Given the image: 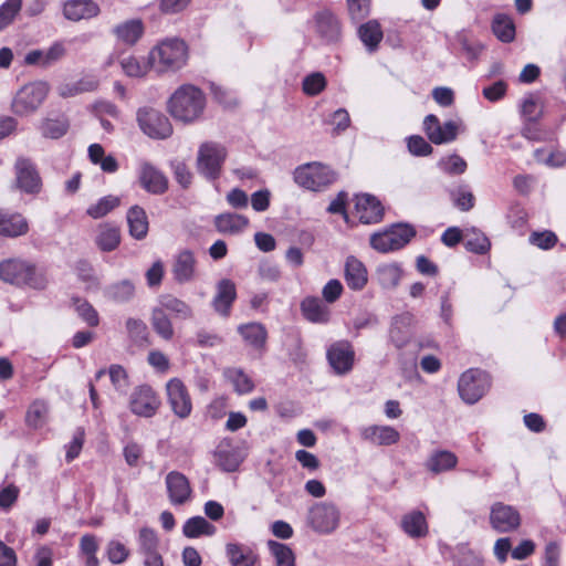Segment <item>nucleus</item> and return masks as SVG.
Instances as JSON below:
<instances>
[{
    "label": "nucleus",
    "mask_w": 566,
    "mask_h": 566,
    "mask_svg": "<svg viewBox=\"0 0 566 566\" xmlns=\"http://www.w3.org/2000/svg\"><path fill=\"white\" fill-rule=\"evenodd\" d=\"M0 280L7 284L33 290H44L48 285L45 274L36 265L21 258L0 261Z\"/></svg>",
    "instance_id": "nucleus-1"
},
{
    "label": "nucleus",
    "mask_w": 566,
    "mask_h": 566,
    "mask_svg": "<svg viewBox=\"0 0 566 566\" xmlns=\"http://www.w3.org/2000/svg\"><path fill=\"white\" fill-rule=\"evenodd\" d=\"M206 97L202 91L193 85L178 87L168 101V112L182 123H193L203 113Z\"/></svg>",
    "instance_id": "nucleus-2"
},
{
    "label": "nucleus",
    "mask_w": 566,
    "mask_h": 566,
    "mask_svg": "<svg viewBox=\"0 0 566 566\" xmlns=\"http://www.w3.org/2000/svg\"><path fill=\"white\" fill-rule=\"evenodd\" d=\"M188 59L187 45L179 39H167L160 42L149 55V63L161 73L181 69Z\"/></svg>",
    "instance_id": "nucleus-3"
},
{
    "label": "nucleus",
    "mask_w": 566,
    "mask_h": 566,
    "mask_svg": "<svg viewBox=\"0 0 566 566\" xmlns=\"http://www.w3.org/2000/svg\"><path fill=\"white\" fill-rule=\"evenodd\" d=\"M49 91V84L43 81H35L23 85L12 99V112L19 116H28L36 112L45 101Z\"/></svg>",
    "instance_id": "nucleus-4"
},
{
    "label": "nucleus",
    "mask_w": 566,
    "mask_h": 566,
    "mask_svg": "<svg viewBox=\"0 0 566 566\" xmlns=\"http://www.w3.org/2000/svg\"><path fill=\"white\" fill-rule=\"evenodd\" d=\"M336 180V174L321 163H307L294 170V181L302 188L322 191Z\"/></svg>",
    "instance_id": "nucleus-5"
},
{
    "label": "nucleus",
    "mask_w": 566,
    "mask_h": 566,
    "mask_svg": "<svg viewBox=\"0 0 566 566\" xmlns=\"http://www.w3.org/2000/svg\"><path fill=\"white\" fill-rule=\"evenodd\" d=\"M342 513L339 507L329 501L314 503L307 513L308 526L318 534H331L340 524Z\"/></svg>",
    "instance_id": "nucleus-6"
},
{
    "label": "nucleus",
    "mask_w": 566,
    "mask_h": 566,
    "mask_svg": "<svg viewBox=\"0 0 566 566\" xmlns=\"http://www.w3.org/2000/svg\"><path fill=\"white\" fill-rule=\"evenodd\" d=\"M415 234L412 227L398 223L382 232L374 233L370 237V245L379 252L387 253L403 248Z\"/></svg>",
    "instance_id": "nucleus-7"
},
{
    "label": "nucleus",
    "mask_w": 566,
    "mask_h": 566,
    "mask_svg": "<svg viewBox=\"0 0 566 566\" xmlns=\"http://www.w3.org/2000/svg\"><path fill=\"white\" fill-rule=\"evenodd\" d=\"M136 120L140 130L153 139H166L172 134V126L168 117L153 107L138 108Z\"/></svg>",
    "instance_id": "nucleus-8"
},
{
    "label": "nucleus",
    "mask_w": 566,
    "mask_h": 566,
    "mask_svg": "<svg viewBox=\"0 0 566 566\" xmlns=\"http://www.w3.org/2000/svg\"><path fill=\"white\" fill-rule=\"evenodd\" d=\"M227 157L226 148L213 142L200 145L197 156V169L207 179L214 180L220 176L222 165Z\"/></svg>",
    "instance_id": "nucleus-9"
},
{
    "label": "nucleus",
    "mask_w": 566,
    "mask_h": 566,
    "mask_svg": "<svg viewBox=\"0 0 566 566\" xmlns=\"http://www.w3.org/2000/svg\"><path fill=\"white\" fill-rule=\"evenodd\" d=\"M490 385V377L485 371L471 368L461 375L458 391L463 401L472 405L483 397Z\"/></svg>",
    "instance_id": "nucleus-10"
},
{
    "label": "nucleus",
    "mask_w": 566,
    "mask_h": 566,
    "mask_svg": "<svg viewBox=\"0 0 566 566\" xmlns=\"http://www.w3.org/2000/svg\"><path fill=\"white\" fill-rule=\"evenodd\" d=\"M160 399L156 391L148 385L136 387L129 398L130 411L139 417L150 418L160 407Z\"/></svg>",
    "instance_id": "nucleus-11"
},
{
    "label": "nucleus",
    "mask_w": 566,
    "mask_h": 566,
    "mask_svg": "<svg viewBox=\"0 0 566 566\" xmlns=\"http://www.w3.org/2000/svg\"><path fill=\"white\" fill-rule=\"evenodd\" d=\"M168 403L180 419H186L192 410V402L186 385L179 378H171L166 384Z\"/></svg>",
    "instance_id": "nucleus-12"
},
{
    "label": "nucleus",
    "mask_w": 566,
    "mask_h": 566,
    "mask_svg": "<svg viewBox=\"0 0 566 566\" xmlns=\"http://www.w3.org/2000/svg\"><path fill=\"white\" fill-rule=\"evenodd\" d=\"M17 186L28 193H39L42 187L41 177L35 165L28 158L20 157L15 165Z\"/></svg>",
    "instance_id": "nucleus-13"
},
{
    "label": "nucleus",
    "mask_w": 566,
    "mask_h": 566,
    "mask_svg": "<svg viewBox=\"0 0 566 566\" xmlns=\"http://www.w3.org/2000/svg\"><path fill=\"white\" fill-rule=\"evenodd\" d=\"M490 523L497 532H511L520 526L521 516L513 506L499 502L491 507Z\"/></svg>",
    "instance_id": "nucleus-14"
},
{
    "label": "nucleus",
    "mask_w": 566,
    "mask_h": 566,
    "mask_svg": "<svg viewBox=\"0 0 566 566\" xmlns=\"http://www.w3.org/2000/svg\"><path fill=\"white\" fill-rule=\"evenodd\" d=\"M354 357V349L346 340L333 344L327 350L328 363L338 375H345L352 370Z\"/></svg>",
    "instance_id": "nucleus-15"
},
{
    "label": "nucleus",
    "mask_w": 566,
    "mask_h": 566,
    "mask_svg": "<svg viewBox=\"0 0 566 566\" xmlns=\"http://www.w3.org/2000/svg\"><path fill=\"white\" fill-rule=\"evenodd\" d=\"M355 210L359 221L365 224L378 223L384 217L381 202L369 193L356 196Z\"/></svg>",
    "instance_id": "nucleus-16"
},
{
    "label": "nucleus",
    "mask_w": 566,
    "mask_h": 566,
    "mask_svg": "<svg viewBox=\"0 0 566 566\" xmlns=\"http://www.w3.org/2000/svg\"><path fill=\"white\" fill-rule=\"evenodd\" d=\"M166 488L171 504L182 505L191 499V486L187 476L178 471L166 475Z\"/></svg>",
    "instance_id": "nucleus-17"
},
{
    "label": "nucleus",
    "mask_w": 566,
    "mask_h": 566,
    "mask_svg": "<svg viewBox=\"0 0 566 566\" xmlns=\"http://www.w3.org/2000/svg\"><path fill=\"white\" fill-rule=\"evenodd\" d=\"M197 260L192 251L181 250L174 259L172 275L174 280L179 284L191 282L196 276Z\"/></svg>",
    "instance_id": "nucleus-18"
},
{
    "label": "nucleus",
    "mask_w": 566,
    "mask_h": 566,
    "mask_svg": "<svg viewBox=\"0 0 566 566\" xmlns=\"http://www.w3.org/2000/svg\"><path fill=\"white\" fill-rule=\"evenodd\" d=\"M139 181L146 191L154 195H161L168 189L166 176L147 161L140 164Z\"/></svg>",
    "instance_id": "nucleus-19"
},
{
    "label": "nucleus",
    "mask_w": 566,
    "mask_h": 566,
    "mask_svg": "<svg viewBox=\"0 0 566 566\" xmlns=\"http://www.w3.org/2000/svg\"><path fill=\"white\" fill-rule=\"evenodd\" d=\"M363 440L375 446H391L399 441L400 433L390 426H368L360 430Z\"/></svg>",
    "instance_id": "nucleus-20"
},
{
    "label": "nucleus",
    "mask_w": 566,
    "mask_h": 566,
    "mask_svg": "<svg viewBox=\"0 0 566 566\" xmlns=\"http://www.w3.org/2000/svg\"><path fill=\"white\" fill-rule=\"evenodd\" d=\"M235 298V284L229 279H222L217 284V293L212 300V306L217 313L227 317Z\"/></svg>",
    "instance_id": "nucleus-21"
},
{
    "label": "nucleus",
    "mask_w": 566,
    "mask_h": 566,
    "mask_svg": "<svg viewBox=\"0 0 566 566\" xmlns=\"http://www.w3.org/2000/svg\"><path fill=\"white\" fill-rule=\"evenodd\" d=\"M424 132L430 139L431 143L436 145H441L446 143H450L455 139L458 135V125L452 122H446V128L449 133L448 136L442 137V127L437 116L428 115L423 120Z\"/></svg>",
    "instance_id": "nucleus-22"
},
{
    "label": "nucleus",
    "mask_w": 566,
    "mask_h": 566,
    "mask_svg": "<svg viewBox=\"0 0 566 566\" xmlns=\"http://www.w3.org/2000/svg\"><path fill=\"white\" fill-rule=\"evenodd\" d=\"M400 527L410 538H422L429 533V525L424 514L413 510L406 513L400 521Z\"/></svg>",
    "instance_id": "nucleus-23"
},
{
    "label": "nucleus",
    "mask_w": 566,
    "mask_h": 566,
    "mask_svg": "<svg viewBox=\"0 0 566 566\" xmlns=\"http://www.w3.org/2000/svg\"><path fill=\"white\" fill-rule=\"evenodd\" d=\"M29 223L20 213H7L0 210V235L17 238L27 234Z\"/></svg>",
    "instance_id": "nucleus-24"
},
{
    "label": "nucleus",
    "mask_w": 566,
    "mask_h": 566,
    "mask_svg": "<svg viewBox=\"0 0 566 566\" xmlns=\"http://www.w3.org/2000/svg\"><path fill=\"white\" fill-rule=\"evenodd\" d=\"M316 31L326 42H336L340 38V25L337 18L329 11H321L315 15Z\"/></svg>",
    "instance_id": "nucleus-25"
},
{
    "label": "nucleus",
    "mask_w": 566,
    "mask_h": 566,
    "mask_svg": "<svg viewBox=\"0 0 566 566\" xmlns=\"http://www.w3.org/2000/svg\"><path fill=\"white\" fill-rule=\"evenodd\" d=\"M345 281L349 289L359 291L367 284V270L361 261L355 256H348L345 262Z\"/></svg>",
    "instance_id": "nucleus-26"
},
{
    "label": "nucleus",
    "mask_w": 566,
    "mask_h": 566,
    "mask_svg": "<svg viewBox=\"0 0 566 566\" xmlns=\"http://www.w3.org/2000/svg\"><path fill=\"white\" fill-rule=\"evenodd\" d=\"M64 15L72 21L91 19L98 14V6L92 0H71L64 4Z\"/></svg>",
    "instance_id": "nucleus-27"
},
{
    "label": "nucleus",
    "mask_w": 566,
    "mask_h": 566,
    "mask_svg": "<svg viewBox=\"0 0 566 566\" xmlns=\"http://www.w3.org/2000/svg\"><path fill=\"white\" fill-rule=\"evenodd\" d=\"M304 317L316 324H325L329 321V308L317 297H305L301 303Z\"/></svg>",
    "instance_id": "nucleus-28"
},
{
    "label": "nucleus",
    "mask_w": 566,
    "mask_h": 566,
    "mask_svg": "<svg viewBox=\"0 0 566 566\" xmlns=\"http://www.w3.org/2000/svg\"><path fill=\"white\" fill-rule=\"evenodd\" d=\"M159 307L170 313L175 318L189 321L195 316L193 308L185 301L174 295H163L159 298Z\"/></svg>",
    "instance_id": "nucleus-29"
},
{
    "label": "nucleus",
    "mask_w": 566,
    "mask_h": 566,
    "mask_svg": "<svg viewBox=\"0 0 566 566\" xmlns=\"http://www.w3.org/2000/svg\"><path fill=\"white\" fill-rule=\"evenodd\" d=\"M249 224V219L238 213H221L216 217L214 226L217 230L224 234H238Z\"/></svg>",
    "instance_id": "nucleus-30"
},
{
    "label": "nucleus",
    "mask_w": 566,
    "mask_h": 566,
    "mask_svg": "<svg viewBox=\"0 0 566 566\" xmlns=\"http://www.w3.org/2000/svg\"><path fill=\"white\" fill-rule=\"evenodd\" d=\"M238 333L242 336L243 340L254 349L264 347L268 332L261 323H248L238 327Z\"/></svg>",
    "instance_id": "nucleus-31"
},
{
    "label": "nucleus",
    "mask_w": 566,
    "mask_h": 566,
    "mask_svg": "<svg viewBox=\"0 0 566 566\" xmlns=\"http://www.w3.org/2000/svg\"><path fill=\"white\" fill-rule=\"evenodd\" d=\"M411 322L410 314H402L395 317L390 328V339L396 347H403L411 337Z\"/></svg>",
    "instance_id": "nucleus-32"
},
{
    "label": "nucleus",
    "mask_w": 566,
    "mask_h": 566,
    "mask_svg": "<svg viewBox=\"0 0 566 566\" xmlns=\"http://www.w3.org/2000/svg\"><path fill=\"white\" fill-rule=\"evenodd\" d=\"M226 554L231 566H254L258 560L250 547L237 543L227 544Z\"/></svg>",
    "instance_id": "nucleus-33"
},
{
    "label": "nucleus",
    "mask_w": 566,
    "mask_h": 566,
    "mask_svg": "<svg viewBox=\"0 0 566 566\" xmlns=\"http://www.w3.org/2000/svg\"><path fill=\"white\" fill-rule=\"evenodd\" d=\"M214 457L218 465L227 472L235 471L243 461L240 451L229 443H220Z\"/></svg>",
    "instance_id": "nucleus-34"
},
{
    "label": "nucleus",
    "mask_w": 566,
    "mask_h": 566,
    "mask_svg": "<svg viewBox=\"0 0 566 566\" xmlns=\"http://www.w3.org/2000/svg\"><path fill=\"white\" fill-rule=\"evenodd\" d=\"M127 223L133 238L142 240L148 232V219L145 210L139 206H133L127 212Z\"/></svg>",
    "instance_id": "nucleus-35"
},
{
    "label": "nucleus",
    "mask_w": 566,
    "mask_h": 566,
    "mask_svg": "<svg viewBox=\"0 0 566 566\" xmlns=\"http://www.w3.org/2000/svg\"><path fill=\"white\" fill-rule=\"evenodd\" d=\"M358 35L369 52L376 51L382 40V31L376 20L361 24L358 29Z\"/></svg>",
    "instance_id": "nucleus-36"
},
{
    "label": "nucleus",
    "mask_w": 566,
    "mask_h": 566,
    "mask_svg": "<svg viewBox=\"0 0 566 566\" xmlns=\"http://www.w3.org/2000/svg\"><path fill=\"white\" fill-rule=\"evenodd\" d=\"M492 31L501 42L510 43L515 39V24L507 14L497 13L494 15Z\"/></svg>",
    "instance_id": "nucleus-37"
},
{
    "label": "nucleus",
    "mask_w": 566,
    "mask_h": 566,
    "mask_svg": "<svg viewBox=\"0 0 566 566\" xmlns=\"http://www.w3.org/2000/svg\"><path fill=\"white\" fill-rule=\"evenodd\" d=\"M88 158L94 165H98L104 172L113 174L118 170V163L112 155H105L99 144H92L88 147Z\"/></svg>",
    "instance_id": "nucleus-38"
},
{
    "label": "nucleus",
    "mask_w": 566,
    "mask_h": 566,
    "mask_svg": "<svg viewBox=\"0 0 566 566\" xmlns=\"http://www.w3.org/2000/svg\"><path fill=\"white\" fill-rule=\"evenodd\" d=\"M49 416V405L44 400L36 399L28 408L25 413V423L33 429L42 428Z\"/></svg>",
    "instance_id": "nucleus-39"
},
{
    "label": "nucleus",
    "mask_w": 566,
    "mask_h": 566,
    "mask_svg": "<svg viewBox=\"0 0 566 566\" xmlns=\"http://www.w3.org/2000/svg\"><path fill=\"white\" fill-rule=\"evenodd\" d=\"M150 322L154 331L163 339L170 340L174 337L175 331L172 322L168 314L159 306L153 310Z\"/></svg>",
    "instance_id": "nucleus-40"
},
{
    "label": "nucleus",
    "mask_w": 566,
    "mask_h": 566,
    "mask_svg": "<svg viewBox=\"0 0 566 566\" xmlns=\"http://www.w3.org/2000/svg\"><path fill=\"white\" fill-rule=\"evenodd\" d=\"M463 241L468 251L478 254L486 253L491 247L489 238L475 228L464 230Z\"/></svg>",
    "instance_id": "nucleus-41"
},
{
    "label": "nucleus",
    "mask_w": 566,
    "mask_h": 566,
    "mask_svg": "<svg viewBox=\"0 0 566 566\" xmlns=\"http://www.w3.org/2000/svg\"><path fill=\"white\" fill-rule=\"evenodd\" d=\"M182 532L188 538H196L201 535L211 536L216 533V526L202 516H195L186 521Z\"/></svg>",
    "instance_id": "nucleus-42"
},
{
    "label": "nucleus",
    "mask_w": 566,
    "mask_h": 566,
    "mask_svg": "<svg viewBox=\"0 0 566 566\" xmlns=\"http://www.w3.org/2000/svg\"><path fill=\"white\" fill-rule=\"evenodd\" d=\"M458 463V458L454 453L442 450L431 454L427 461V468L431 472L440 473L453 469Z\"/></svg>",
    "instance_id": "nucleus-43"
},
{
    "label": "nucleus",
    "mask_w": 566,
    "mask_h": 566,
    "mask_svg": "<svg viewBox=\"0 0 566 566\" xmlns=\"http://www.w3.org/2000/svg\"><path fill=\"white\" fill-rule=\"evenodd\" d=\"M120 242L119 229L115 226H101L96 237V244L102 251H113Z\"/></svg>",
    "instance_id": "nucleus-44"
},
{
    "label": "nucleus",
    "mask_w": 566,
    "mask_h": 566,
    "mask_svg": "<svg viewBox=\"0 0 566 566\" xmlns=\"http://www.w3.org/2000/svg\"><path fill=\"white\" fill-rule=\"evenodd\" d=\"M144 32L140 20H129L115 28V34L118 40L126 44H134Z\"/></svg>",
    "instance_id": "nucleus-45"
},
{
    "label": "nucleus",
    "mask_w": 566,
    "mask_h": 566,
    "mask_svg": "<svg viewBox=\"0 0 566 566\" xmlns=\"http://www.w3.org/2000/svg\"><path fill=\"white\" fill-rule=\"evenodd\" d=\"M106 296L117 303H125L133 298L135 294V285L129 280L109 285L105 291Z\"/></svg>",
    "instance_id": "nucleus-46"
},
{
    "label": "nucleus",
    "mask_w": 566,
    "mask_h": 566,
    "mask_svg": "<svg viewBox=\"0 0 566 566\" xmlns=\"http://www.w3.org/2000/svg\"><path fill=\"white\" fill-rule=\"evenodd\" d=\"M120 205V198L108 195L101 198L96 203L90 206L86 210L87 216L93 219H99L105 217L112 210Z\"/></svg>",
    "instance_id": "nucleus-47"
},
{
    "label": "nucleus",
    "mask_w": 566,
    "mask_h": 566,
    "mask_svg": "<svg viewBox=\"0 0 566 566\" xmlns=\"http://www.w3.org/2000/svg\"><path fill=\"white\" fill-rule=\"evenodd\" d=\"M380 285L385 289L396 287L401 279V270L396 264H384L377 269Z\"/></svg>",
    "instance_id": "nucleus-48"
},
{
    "label": "nucleus",
    "mask_w": 566,
    "mask_h": 566,
    "mask_svg": "<svg viewBox=\"0 0 566 566\" xmlns=\"http://www.w3.org/2000/svg\"><path fill=\"white\" fill-rule=\"evenodd\" d=\"M224 377L233 385L239 394H248L253 389V382L240 368H227Z\"/></svg>",
    "instance_id": "nucleus-49"
},
{
    "label": "nucleus",
    "mask_w": 566,
    "mask_h": 566,
    "mask_svg": "<svg viewBox=\"0 0 566 566\" xmlns=\"http://www.w3.org/2000/svg\"><path fill=\"white\" fill-rule=\"evenodd\" d=\"M268 545L276 566H295L294 553L287 545L274 541H270Z\"/></svg>",
    "instance_id": "nucleus-50"
},
{
    "label": "nucleus",
    "mask_w": 566,
    "mask_h": 566,
    "mask_svg": "<svg viewBox=\"0 0 566 566\" xmlns=\"http://www.w3.org/2000/svg\"><path fill=\"white\" fill-rule=\"evenodd\" d=\"M69 123L64 118L46 119L41 125L42 135L46 138L57 139L66 134Z\"/></svg>",
    "instance_id": "nucleus-51"
},
{
    "label": "nucleus",
    "mask_w": 566,
    "mask_h": 566,
    "mask_svg": "<svg viewBox=\"0 0 566 566\" xmlns=\"http://www.w3.org/2000/svg\"><path fill=\"white\" fill-rule=\"evenodd\" d=\"M73 304L78 316L90 326L95 327L99 323L96 310L85 300L73 298Z\"/></svg>",
    "instance_id": "nucleus-52"
},
{
    "label": "nucleus",
    "mask_w": 566,
    "mask_h": 566,
    "mask_svg": "<svg viewBox=\"0 0 566 566\" xmlns=\"http://www.w3.org/2000/svg\"><path fill=\"white\" fill-rule=\"evenodd\" d=\"M108 375L114 389L125 395L129 387V380L127 371L120 365H112L108 369Z\"/></svg>",
    "instance_id": "nucleus-53"
},
{
    "label": "nucleus",
    "mask_w": 566,
    "mask_h": 566,
    "mask_svg": "<svg viewBox=\"0 0 566 566\" xmlns=\"http://www.w3.org/2000/svg\"><path fill=\"white\" fill-rule=\"evenodd\" d=\"M77 277L85 284L86 290H96L99 281L95 275L92 265L86 261H80L76 264Z\"/></svg>",
    "instance_id": "nucleus-54"
},
{
    "label": "nucleus",
    "mask_w": 566,
    "mask_h": 566,
    "mask_svg": "<svg viewBox=\"0 0 566 566\" xmlns=\"http://www.w3.org/2000/svg\"><path fill=\"white\" fill-rule=\"evenodd\" d=\"M126 328L130 339L135 344L143 345L145 342H147L148 329L142 319L128 318L126 321Z\"/></svg>",
    "instance_id": "nucleus-55"
},
{
    "label": "nucleus",
    "mask_w": 566,
    "mask_h": 566,
    "mask_svg": "<svg viewBox=\"0 0 566 566\" xmlns=\"http://www.w3.org/2000/svg\"><path fill=\"white\" fill-rule=\"evenodd\" d=\"M120 65L124 73L133 77L144 76L149 69V63L139 61L135 56L124 57Z\"/></svg>",
    "instance_id": "nucleus-56"
},
{
    "label": "nucleus",
    "mask_w": 566,
    "mask_h": 566,
    "mask_svg": "<svg viewBox=\"0 0 566 566\" xmlns=\"http://www.w3.org/2000/svg\"><path fill=\"white\" fill-rule=\"evenodd\" d=\"M138 544L140 554L151 553L158 551L159 539L154 530L149 527H143L139 531Z\"/></svg>",
    "instance_id": "nucleus-57"
},
{
    "label": "nucleus",
    "mask_w": 566,
    "mask_h": 566,
    "mask_svg": "<svg viewBox=\"0 0 566 566\" xmlns=\"http://www.w3.org/2000/svg\"><path fill=\"white\" fill-rule=\"evenodd\" d=\"M22 7V0H7L0 7V31L14 20Z\"/></svg>",
    "instance_id": "nucleus-58"
},
{
    "label": "nucleus",
    "mask_w": 566,
    "mask_h": 566,
    "mask_svg": "<svg viewBox=\"0 0 566 566\" xmlns=\"http://www.w3.org/2000/svg\"><path fill=\"white\" fill-rule=\"evenodd\" d=\"M458 40L467 59L471 61L476 60L484 50V45L481 42L469 38L464 33H460Z\"/></svg>",
    "instance_id": "nucleus-59"
},
{
    "label": "nucleus",
    "mask_w": 566,
    "mask_h": 566,
    "mask_svg": "<svg viewBox=\"0 0 566 566\" xmlns=\"http://www.w3.org/2000/svg\"><path fill=\"white\" fill-rule=\"evenodd\" d=\"M325 86V76L319 72L310 74L303 80V91L305 94L311 96L319 94Z\"/></svg>",
    "instance_id": "nucleus-60"
},
{
    "label": "nucleus",
    "mask_w": 566,
    "mask_h": 566,
    "mask_svg": "<svg viewBox=\"0 0 566 566\" xmlns=\"http://www.w3.org/2000/svg\"><path fill=\"white\" fill-rule=\"evenodd\" d=\"M439 167L447 174L461 175L467 169V163L459 155H451L440 159Z\"/></svg>",
    "instance_id": "nucleus-61"
},
{
    "label": "nucleus",
    "mask_w": 566,
    "mask_h": 566,
    "mask_svg": "<svg viewBox=\"0 0 566 566\" xmlns=\"http://www.w3.org/2000/svg\"><path fill=\"white\" fill-rule=\"evenodd\" d=\"M528 241L531 244L542 250H549L557 243V237L554 232L549 230H545L542 232L535 231L531 233Z\"/></svg>",
    "instance_id": "nucleus-62"
},
{
    "label": "nucleus",
    "mask_w": 566,
    "mask_h": 566,
    "mask_svg": "<svg viewBox=\"0 0 566 566\" xmlns=\"http://www.w3.org/2000/svg\"><path fill=\"white\" fill-rule=\"evenodd\" d=\"M85 432L83 428H77L73 434L72 441L66 446V462H72L78 457L84 444Z\"/></svg>",
    "instance_id": "nucleus-63"
},
{
    "label": "nucleus",
    "mask_w": 566,
    "mask_h": 566,
    "mask_svg": "<svg viewBox=\"0 0 566 566\" xmlns=\"http://www.w3.org/2000/svg\"><path fill=\"white\" fill-rule=\"evenodd\" d=\"M347 7L350 18L360 21L370 12V0H347Z\"/></svg>",
    "instance_id": "nucleus-64"
}]
</instances>
